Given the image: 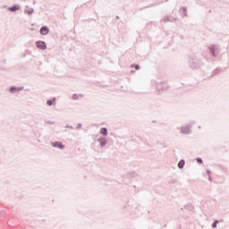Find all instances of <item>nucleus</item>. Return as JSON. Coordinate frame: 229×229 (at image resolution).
I'll return each mask as SVG.
<instances>
[{"instance_id": "8", "label": "nucleus", "mask_w": 229, "mask_h": 229, "mask_svg": "<svg viewBox=\"0 0 229 229\" xmlns=\"http://www.w3.org/2000/svg\"><path fill=\"white\" fill-rule=\"evenodd\" d=\"M100 133H101L102 135H107L108 131L106 130V128H102V129L100 130Z\"/></svg>"}, {"instance_id": "12", "label": "nucleus", "mask_w": 229, "mask_h": 229, "mask_svg": "<svg viewBox=\"0 0 229 229\" xmlns=\"http://www.w3.org/2000/svg\"><path fill=\"white\" fill-rule=\"evenodd\" d=\"M197 162H199V164H203V160L201 159H197Z\"/></svg>"}, {"instance_id": "6", "label": "nucleus", "mask_w": 229, "mask_h": 229, "mask_svg": "<svg viewBox=\"0 0 229 229\" xmlns=\"http://www.w3.org/2000/svg\"><path fill=\"white\" fill-rule=\"evenodd\" d=\"M185 165V161H183V160H181L180 162H179V164H178V167L180 168V169H183V166Z\"/></svg>"}, {"instance_id": "5", "label": "nucleus", "mask_w": 229, "mask_h": 229, "mask_svg": "<svg viewBox=\"0 0 229 229\" xmlns=\"http://www.w3.org/2000/svg\"><path fill=\"white\" fill-rule=\"evenodd\" d=\"M55 101H56L55 98H53L52 100H47V105H48V106H52V105H55Z\"/></svg>"}, {"instance_id": "3", "label": "nucleus", "mask_w": 229, "mask_h": 229, "mask_svg": "<svg viewBox=\"0 0 229 229\" xmlns=\"http://www.w3.org/2000/svg\"><path fill=\"white\" fill-rule=\"evenodd\" d=\"M41 35H47L49 33V29L47 27H42L40 29Z\"/></svg>"}, {"instance_id": "2", "label": "nucleus", "mask_w": 229, "mask_h": 229, "mask_svg": "<svg viewBox=\"0 0 229 229\" xmlns=\"http://www.w3.org/2000/svg\"><path fill=\"white\" fill-rule=\"evenodd\" d=\"M37 47H38V49H46V43L44 41H38L36 43Z\"/></svg>"}, {"instance_id": "13", "label": "nucleus", "mask_w": 229, "mask_h": 229, "mask_svg": "<svg viewBox=\"0 0 229 229\" xmlns=\"http://www.w3.org/2000/svg\"><path fill=\"white\" fill-rule=\"evenodd\" d=\"M136 71H139V65L135 66Z\"/></svg>"}, {"instance_id": "1", "label": "nucleus", "mask_w": 229, "mask_h": 229, "mask_svg": "<svg viewBox=\"0 0 229 229\" xmlns=\"http://www.w3.org/2000/svg\"><path fill=\"white\" fill-rule=\"evenodd\" d=\"M52 146L53 148H58V149H64V148H65V146L60 141L52 142Z\"/></svg>"}, {"instance_id": "9", "label": "nucleus", "mask_w": 229, "mask_h": 229, "mask_svg": "<svg viewBox=\"0 0 229 229\" xmlns=\"http://www.w3.org/2000/svg\"><path fill=\"white\" fill-rule=\"evenodd\" d=\"M25 13H28L29 15H31V13H33V9H31V8H27V9L25 10Z\"/></svg>"}, {"instance_id": "7", "label": "nucleus", "mask_w": 229, "mask_h": 229, "mask_svg": "<svg viewBox=\"0 0 229 229\" xmlns=\"http://www.w3.org/2000/svg\"><path fill=\"white\" fill-rule=\"evenodd\" d=\"M19 90H21V89H18V88H10L9 89V92H19Z\"/></svg>"}, {"instance_id": "10", "label": "nucleus", "mask_w": 229, "mask_h": 229, "mask_svg": "<svg viewBox=\"0 0 229 229\" xmlns=\"http://www.w3.org/2000/svg\"><path fill=\"white\" fill-rule=\"evenodd\" d=\"M217 223L218 221H215L214 224L212 225L213 228H217Z\"/></svg>"}, {"instance_id": "14", "label": "nucleus", "mask_w": 229, "mask_h": 229, "mask_svg": "<svg viewBox=\"0 0 229 229\" xmlns=\"http://www.w3.org/2000/svg\"><path fill=\"white\" fill-rule=\"evenodd\" d=\"M74 99H76L77 98V96L76 95H73V97H72Z\"/></svg>"}, {"instance_id": "4", "label": "nucleus", "mask_w": 229, "mask_h": 229, "mask_svg": "<svg viewBox=\"0 0 229 229\" xmlns=\"http://www.w3.org/2000/svg\"><path fill=\"white\" fill-rule=\"evenodd\" d=\"M9 12H17V10H21V7L19 5H14L13 7L8 8Z\"/></svg>"}, {"instance_id": "11", "label": "nucleus", "mask_w": 229, "mask_h": 229, "mask_svg": "<svg viewBox=\"0 0 229 229\" xmlns=\"http://www.w3.org/2000/svg\"><path fill=\"white\" fill-rule=\"evenodd\" d=\"M100 144H101L102 146H105V144H106V141L105 140H102L100 141Z\"/></svg>"}]
</instances>
